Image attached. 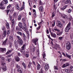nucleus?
Here are the masks:
<instances>
[{"instance_id":"obj_1","label":"nucleus","mask_w":73,"mask_h":73,"mask_svg":"<svg viewBox=\"0 0 73 73\" xmlns=\"http://www.w3.org/2000/svg\"><path fill=\"white\" fill-rule=\"evenodd\" d=\"M24 27H23V24H22V23L21 22H19V27L21 28L22 29H23L24 31H25L26 29H27V26L26 25V24H25L24 25Z\"/></svg>"},{"instance_id":"obj_2","label":"nucleus","mask_w":73,"mask_h":73,"mask_svg":"<svg viewBox=\"0 0 73 73\" xmlns=\"http://www.w3.org/2000/svg\"><path fill=\"white\" fill-rule=\"evenodd\" d=\"M70 22H69L67 25L65 29V31L66 32H68L69 30L70 29Z\"/></svg>"},{"instance_id":"obj_3","label":"nucleus","mask_w":73,"mask_h":73,"mask_svg":"<svg viewBox=\"0 0 73 73\" xmlns=\"http://www.w3.org/2000/svg\"><path fill=\"white\" fill-rule=\"evenodd\" d=\"M66 47L67 49L69 50L71 48V44L70 42H68L66 44Z\"/></svg>"},{"instance_id":"obj_4","label":"nucleus","mask_w":73,"mask_h":73,"mask_svg":"<svg viewBox=\"0 0 73 73\" xmlns=\"http://www.w3.org/2000/svg\"><path fill=\"white\" fill-rule=\"evenodd\" d=\"M57 24V25L58 27H59V28H61L63 26V25H62V23L61 22L58 21L57 22V23H56Z\"/></svg>"},{"instance_id":"obj_5","label":"nucleus","mask_w":73,"mask_h":73,"mask_svg":"<svg viewBox=\"0 0 73 73\" xmlns=\"http://www.w3.org/2000/svg\"><path fill=\"white\" fill-rule=\"evenodd\" d=\"M38 40V39L37 38L34 39L32 40V42L33 44H34L35 45H37V42Z\"/></svg>"},{"instance_id":"obj_6","label":"nucleus","mask_w":73,"mask_h":73,"mask_svg":"<svg viewBox=\"0 0 73 73\" xmlns=\"http://www.w3.org/2000/svg\"><path fill=\"white\" fill-rule=\"evenodd\" d=\"M30 52H34V51L35 50V47L33 46H30Z\"/></svg>"},{"instance_id":"obj_7","label":"nucleus","mask_w":73,"mask_h":73,"mask_svg":"<svg viewBox=\"0 0 73 73\" xmlns=\"http://www.w3.org/2000/svg\"><path fill=\"white\" fill-rule=\"evenodd\" d=\"M66 57H67V58H69V59H71V58H72V55H69L67 53H66Z\"/></svg>"},{"instance_id":"obj_8","label":"nucleus","mask_w":73,"mask_h":73,"mask_svg":"<svg viewBox=\"0 0 73 73\" xmlns=\"http://www.w3.org/2000/svg\"><path fill=\"white\" fill-rule=\"evenodd\" d=\"M69 65V64L68 63H66L65 64H64L62 66V68H65L66 66H68Z\"/></svg>"},{"instance_id":"obj_9","label":"nucleus","mask_w":73,"mask_h":73,"mask_svg":"<svg viewBox=\"0 0 73 73\" xmlns=\"http://www.w3.org/2000/svg\"><path fill=\"white\" fill-rule=\"evenodd\" d=\"M6 27L7 29H10V27H9V24L8 23H6Z\"/></svg>"},{"instance_id":"obj_10","label":"nucleus","mask_w":73,"mask_h":73,"mask_svg":"<svg viewBox=\"0 0 73 73\" xmlns=\"http://www.w3.org/2000/svg\"><path fill=\"white\" fill-rule=\"evenodd\" d=\"M49 67L48 64H46L45 66V70H48V69H49Z\"/></svg>"},{"instance_id":"obj_11","label":"nucleus","mask_w":73,"mask_h":73,"mask_svg":"<svg viewBox=\"0 0 73 73\" xmlns=\"http://www.w3.org/2000/svg\"><path fill=\"white\" fill-rule=\"evenodd\" d=\"M6 33H7V31L5 30L3 31V37H6Z\"/></svg>"},{"instance_id":"obj_12","label":"nucleus","mask_w":73,"mask_h":73,"mask_svg":"<svg viewBox=\"0 0 73 73\" xmlns=\"http://www.w3.org/2000/svg\"><path fill=\"white\" fill-rule=\"evenodd\" d=\"M15 8L16 9H17L18 10H19V9H20V7L19 6V5H18V4H16L15 5Z\"/></svg>"},{"instance_id":"obj_13","label":"nucleus","mask_w":73,"mask_h":73,"mask_svg":"<svg viewBox=\"0 0 73 73\" xmlns=\"http://www.w3.org/2000/svg\"><path fill=\"white\" fill-rule=\"evenodd\" d=\"M15 60L17 62L20 61V58H19V56H17L16 57H15Z\"/></svg>"},{"instance_id":"obj_14","label":"nucleus","mask_w":73,"mask_h":73,"mask_svg":"<svg viewBox=\"0 0 73 73\" xmlns=\"http://www.w3.org/2000/svg\"><path fill=\"white\" fill-rule=\"evenodd\" d=\"M13 50L12 49H11L10 50H8V51L6 53V54H9V53H10L12 51H13Z\"/></svg>"},{"instance_id":"obj_15","label":"nucleus","mask_w":73,"mask_h":73,"mask_svg":"<svg viewBox=\"0 0 73 73\" xmlns=\"http://www.w3.org/2000/svg\"><path fill=\"white\" fill-rule=\"evenodd\" d=\"M50 34L52 37H56V34L54 33L53 34L52 33H51Z\"/></svg>"},{"instance_id":"obj_16","label":"nucleus","mask_w":73,"mask_h":73,"mask_svg":"<svg viewBox=\"0 0 73 73\" xmlns=\"http://www.w3.org/2000/svg\"><path fill=\"white\" fill-rule=\"evenodd\" d=\"M12 22V25H11L12 28L13 27V25H14V24H15V20L13 19L11 21Z\"/></svg>"},{"instance_id":"obj_17","label":"nucleus","mask_w":73,"mask_h":73,"mask_svg":"<svg viewBox=\"0 0 73 73\" xmlns=\"http://www.w3.org/2000/svg\"><path fill=\"white\" fill-rule=\"evenodd\" d=\"M16 31H21V29L19 28L18 26H17L16 27Z\"/></svg>"},{"instance_id":"obj_18","label":"nucleus","mask_w":73,"mask_h":73,"mask_svg":"<svg viewBox=\"0 0 73 73\" xmlns=\"http://www.w3.org/2000/svg\"><path fill=\"white\" fill-rule=\"evenodd\" d=\"M0 50L2 52H3L4 51H6V48H1Z\"/></svg>"},{"instance_id":"obj_19","label":"nucleus","mask_w":73,"mask_h":73,"mask_svg":"<svg viewBox=\"0 0 73 73\" xmlns=\"http://www.w3.org/2000/svg\"><path fill=\"white\" fill-rule=\"evenodd\" d=\"M68 7V5H66L65 6H64L61 9L62 10V11H64Z\"/></svg>"},{"instance_id":"obj_20","label":"nucleus","mask_w":73,"mask_h":73,"mask_svg":"<svg viewBox=\"0 0 73 73\" xmlns=\"http://www.w3.org/2000/svg\"><path fill=\"white\" fill-rule=\"evenodd\" d=\"M39 5L41 6H43L44 5V3L41 1H39Z\"/></svg>"},{"instance_id":"obj_21","label":"nucleus","mask_w":73,"mask_h":73,"mask_svg":"<svg viewBox=\"0 0 73 73\" xmlns=\"http://www.w3.org/2000/svg\"><path fill=\"white\" fill-rule=\"evenodd\" d=\"M18 72H19V73H23V70H22V68H21V67L18 68Z\"/></svg>"},{"instance_id":"obj_22","label":"nucleus","mask_w":73,"mask_h":73,"mask_svg":"<svg viewBox=\"0 0 73 73\" xmlns=\"http://www.w3.org/2000/svg\"><path fill=\"white\" fill-rule=\"evenodd\" d=\"M18 16V14L16 12H15L14 13V14H13V17H17V16Z\"/></svg>"},{"instance_id":"obj_23","label":"nucleus","mask_w":73,"mask_h":73,"mask_svg":"<svg viewBox=\"0 0 73 73\" xmlns=\"http://www.w3.org/2000/svg\"><path fill=\"white\" fill-rule=\"evenodd\" d=\"M41 67V66H40V64H38L37 66V69L38 70H39L40 69V68Z\"/></svg>"},{"instance_id":"obj_24","label":"nucleus","mask_w":73,"mask_h":73,"mask_svg":"<svg viewBox=\"0 0 73 73\" xmlns=\"http://www.w3.org/2000/svg\"><path fill=\"white\" fill-rule=\"evenodd\" d=\"M3 4H7L8 3V0H3Z\"/></svg>"},{"instance_id":"obj_25","label":"nucleus","mask_w":73,"mask_h":73,"mask_svg":"<svg viewBox=\"0 0 73 73\" xmlns=\"http://www.w3.org/2000/svg\"><path fill=\"white\" fill-rule=\"evenodd\" d=\"M19 45H22V44H23V40L21 39L20 40V41L19 42Z\"/></svg>"},{"instance_id":"obj_26","label":"nucleus","mask_w":73,"mask_h":73,"mask_svg":"<svg viewBox=\"0 0 73 73\" xmlns=\"http://www.w3.org/2000/svg\"><path fill=\"white\" fill-rule=\"evenodd\" d=\"M43 8L42 6L40 7L39 8V9L40 12H42V9Z\"/></svg>"},{"instance_id":"obj_27","label":"nucleus","mask_w":73,"mask_h":73,"mask_svg":"<svg viewBox=\"0 0 73 73\" xmlns=\"http://www.w3.org/2000/svg\"><path fill=\"white\" fill-rule=\"evenodd\" d=\"M17 33L18 35H20V36H22V35H23L22 34V33L19 31L17 32Z\"/></svg>"},{"instance_id":"obj_28","label":"nucleus","mask_w":73,"mask_h":73,"mask_svg":"<svg viewBox=\"0 0 73 73\" xmlns=\"http://www.w3.org/2000/svg\"><path fill=\"white\" fill-rule=\"evenodd\" d=\"M70 3V1L67 0L64 2V3L65 4H68V3Z\"/></svg>"},{"instance_id":"obj_29","label":"nucleus","mask_w":73,"mask_h":73,"mask_svg":"<svg viewBox=\"0 0 73 73\" xmlns=\"http://www.w3.org/2000/svg\"><path fill=\"white\" fill-rule=\"evenodd\" d=\"M2 69H3L4 71H6L7 70V68H6V66L3 67L2 68Z\"/></svg>"},{"instance_id":"obj_30","label":"nucleus","mask_w":73,"mask_h":73,"mask_svg":"<svg viewBox=\"0 0 73 73\" xmlns=\"http://www.w3.org/2000/svg\"><path fill=\"white\" fill-rule=\"evenodd\" d=\"M62 17H63V19H66L67 18V17H68L67 15H64V16H63L62 15Z\"/></svg>"},{"instance_id":"obj_31","label":"nucleus","mask_w":73,"mask_h":73,"mask_svg":"<svg viewBox=\"0 0 73 73\" xmlns=\"http://www.w3.org/2000/svg\"><path fill=\"white\" fill-rule=\"evenodd\" d=\"M7 40L8 38H7L5 40V41L3 42V44L4 45H5V44H6V42H7Z\"/></svg>"},{"instance_id":"obj_32","label":"nucleus","mask_w":73,"mask_h":73,"mask_svg":"<svg viewBox=\"0 0 73 73\" xmlns=\"http://www.w3.org/2000/svg\"><path fill=\"white\" fill-rule=\"evenodd\" d=\"M72 11V10L71 9H70L68 11V13H71Z\"/></svg>"},{"instance_id":"obj_33","label":"nucleus","mask_w":73,"mask_h":73,"mask_svg":"<svg viewBox=\"0 0 73 73\" xmlns=\"http://www.w3.org/2000/svg\"><path fill=\"white\" fill-rule=\"evenodd\" d=\"M70 69L71 71H73V67L72 66H70Z\"/></svg>"},{"instance_id":"obj_34","label":"nucleus","mask_w":73,"mask_h":73,"mask_svg":"<svg viewBox=\"0 0 73 73\" xmlns=\"http://www.w3.org/2000/svg\"><path fill=\"white\" fill-rule=\"evenodd\" d=\"M16 37L19 40H22L20 36H17Z\"/></svg>"},{"instance_id":"obj_35","label":"nucleus","mask_w":73,"mask_h":73,"mask_svg":"<svg viewBox=\"0 0 73 73\" xmlns=\"http://www.w3.org/2000/svg\"><path fill=\"white\" fill-rule=\"evenodd\" d=\"M65 71L66 72V73H70V71H69V70L68 69H66L65 70Z\"/></svg>"},{"instance_id":"obj_36","label":"nucleus","mask_w":73,"mask_h":73,"mask_svg":"<svg viewBox=\"0 0 73 73\" xmlns=\"http://www.w3.org/2000/svg\"><path fill=\"white\" fill-rule=\"evenodd\" d=\"M23 49H21L20 50V51L21 52L22 54H23L24 53V50Z\"/></svg>"},{"instance_id":"obj_37","label":"nucleus","mask_w":73,"mask_h":73,"mask_svg":"<svg viewBox=\"0 0 73 73\" xmlns=\"http://www.w3.org/2000/svg\"><path fill=\"white\" fill-rule=\"evenodd\" d=\"M6 61H8V62H11V59L10 58H7L5 59Z\"/></svg>"},{"instance_id":"obj_38","label":"nucleus","mask_w":73,"mask_h":73,"mask_svg":"<svg viewBox=\"0 0 73 73\" xmlns=\"http://www.w3.org/2000/svg\"><path fill=\"white\" fill-rule=\"evenodd\" d=\"M22 65H23V66L24 69H25L26 68V65H25V63H23L22 64Z\"/></svg>"},{"instance_id":"obj_39","label":"nucleus","mask_w":73,"mask_h":73,"mask_svg":"<svg viewBox=\"0 0 73 73\" xmlns=\"http://www.w3.org/2000/svg\"><path fill=\"white\" fill-rule=\"evenodd\" d=\"M22 21H23V23L24 24H25V19L24 18H23L22 20Z\"/></svg>"},{"instance_id":"obj_40","label":"nucleus","mask_w":73,"mask_h":73,"mask_svg":"<svg viewBox=\"0 0 73 73\" xmlns=\"http://www.w3.org/2000/svg\"><path fill=\"white\" fill-rule=\"evenodd\" d=\"M21 15H19L18 17V20H21Z\"/></svg>"},{"instance_id":"obj_41","label":"nucleus","mask_w":73,"mask_h":73,"mask_svg":"<svg viewBox=\"0 0 73 73\" xmlns=\"http://www.w3.org/2000/svg\"><path fill=\"white\" fill-rule=\"evenodd\" d=\"M62 31H60V32L59 33H57V35L58 36H61V35H62Z\"/></svg>"},{"instance_id":"obj_42","label":"nucleus","mask_w":73,"mask_h":73,"mask_svg":"<svg viewBox=\"0 0 73 73\" xmlns=\"http://www.w3.org/2000/svg\"><path fill=\"white\" fill-rule=\"evenodd\" d=\"M9 38L11 39V40H13V36H10L9 37Z\"/></svg>"},{"instance_id":"obj_43","label":"nucleus","mask_w":73,"mask_h":73,"mask_svg":"<svg viewBox=\"0 0 73 73\" xmlns=\"http://www.w3.org/2000/svg\"><path fill=\"white\" fill-rule=\"evenodd\" d=\"M14 45L15 46H17V42L16 41H14Z\"/></svg>"},{"instance_id":"obj_44","label":"nucleus","mask_w":73,"mask_h":73,"mask_svg":"<svg viewBox=\"0 0 73 73\" xmlns=\"http://www.w3.org/2000/svg\"><path fill=\"white\" fill-rule=\"evenodd\" d=\"M69 17L70 21H72V20H73V19L72 18V16L70 15Z\"/></svg>"},{"instance_id":"obj_45","label":"nucleus","mask_w":73,"mask_h":73,"mask_svg":"<svg viewBox=\"0 0 73 73\" xmlns=\"http://www.w3.org/2000/svg\"><path fill=\"white\" fill-rule=\"evenodd\" d=\"M16 65L17 69H19V68H21V67L20 66H19L17 64H16Z\"/></svg>"},{"instance_id":"obj_46","label":"nucleus","mask_w":73,"mask_h":73,"mask_svg":"<svg viewBox=\"0 0 73 73\" xmlns=\"http://www.w3.org/2000/svg\"><path fill=\"white\" fill-rule=\"evenodd\" d=\"M10 11V10L9 9L7 10H6V12L7 13V15H8V13Z\"/></svg>"},{"instance_id":"obj_47","label":"nucleus","mask_w":73,"mask_h":73,"mask_svg":"<svg viewBox=\"0 0 73 73\" xmlns=\"http://www.w3.org/2000/svg\"><path fill=\"white\" fill-rule=\"evenodd\" d=\"M14 11V8H12L11 9L10 12H13Z\"/></svg>"},{"instance_id":"obj_48","label":"nucleus","mask_w":73,"mask_h":73,"mask_svg":"<svg viewBox=\"0 0 73 73\" xmlns=\"http://www.w3.org/2000/svg\"><path fill=\"white\" fill-rule=\"evenodd\" d=\"M42 55H43V58H44L45 57H46V55L45 54V52H43L42 54Z\"/></svg>"},{"instance_id":"obj_49","label":"nucleus","mask_w":73,"mask_h":73,"mask_svg":"<svg viewBox=\"0 0 73 73\" xmlns=\"http://www.w3.org/2000/svg\"><path fill=\"white\" fill-rule=\"evenodd\" d=\"M11 7V5L9 4L8 6L7 7V9H9Z\"/></svg>"},{"instance_id":"obj_50","label":"nucleus","mask_w":73,"mask_h":73,"mask_svg":"<svg viewBox=\"0 0 73 73\" xmlns=\"http://www.w3.org/2000/svg\"><path fill=\"white\" fill-rule=\"evenodd\" d=\"M0 8L1 9H4L5 8V7L4 6L1 7H0Z\"/></svg>"},{"instance_id":"obj_51","label":"nucleus","mask_w":73,"mask_h":73,"mask_svg":"<svg viewBox=\"0 0 73 73\" xmlns=\"http://www.w3.org/2000/svg\"><path fill=\"white\" fill-rule=\"evenodd\" d=\"M3 5H4V3H3V2L2 1L0 4V6H3Z\"/></svg>"},{"instance_id":"obj_52","label":"nucleus","mask_w":73,"mask_h":73,"mask_svg":"<svg viewBox=\"0 0 73 73\" xmlns=\"http://www.w3.org/2000/svg\"><path fill=\"white\" fill-rule=\"evenodd\" d=\"M34 18L35 19L36 17V13H34Z\"/></svg>"},{"instance_id":"obj_53","label":"nucleus","mask_w":73,"mask_h":73,"mask_svg":"<svg viewBox=\"0 0 73 73\" xmlns=\"http://www.w3.org/2000/svg\"><path fill=\"white\" fill-rule=\"evenodd\" d=\"M54 31H57V32H60V30L58 29H54Z\"/></svg>"},{"instance_id":"obj_54","label":"nucleus","mask_w":73,"mask_h":73,"mask_svg":"<svg viewBox=\"0 0 73 73\" xmlns=\"http://www.w3.org/2000/svg\"><path fill=\"white\" fill-rule=\"evenodd\" d=\"M54 69H56V70H58V68L57 67H56V66H54Z\"/></svg>"},{"instance_id":"obj_55","label":"nucleus","mask_w":73,"mask_h":73,"mask_svg":"<svg viewBox=\"0 0 73 73\" xmlns=\"http://www.w3.org/2000/svg\"><path fill=\"white\" fill-rule=\"evenodd\" d=\"M55 16V14L53 12L52 13V18H53V17Z\"/></svg>"},{"instance_id":"obj_56","label":"nucleus","mask_w":73,"mask_h":73,"mask_svg":"<svg viewBox=\"0 0 73 73\" xmlns=\"http://www.w3.org/2000/svg\"><path fill=\"white\" fill-rule=\"evenodd\" d=\"M52 27H54V25H55V22L54 21L53 23L52 24Z\"/></svg>"},{"instance_id":"obj_57","label":"nucleus","mask_w":73,"mask_h":73,"mask_svg":"<svg viewBox=\"0 0 73 73\" xmlns=\"http://www.w3.org/2000/svg\"><path fill=\"white\" fill-rule=\"evenodd\" d=\"M2 30L3 31H4V30H5V27L3 26L2 28Z\"/></svg>"},{"instance_id":"obj_58","label":"nucleus","mask_w":73,"mask_h":73,"mask_svg":"<svg viewBox=\"0 0 73 73\" xmlns=\"http://www.w3.org/2000/svg\"><path fill=\"white\" fill-rule=\"evenodd\" d=\"M40 28H41V26H39L38 27L36 28L37 30H39L40 29Z\"/></svg>"},{"instance_id":"obj_59","label":"nucleus","mask_w":73,"mask_h":73,"mask_svg":"<svg viewBox=\"0 0 73 73\" xmlns=\"http://www.w3.org/2000/svg\"><path fill=\"white\" fill-rule=\"evenodd\" d=\"M7 34H8V35L10 34V33H11V31L10 30H8L7 31Z\"/></svg>"},{"instance_id":"obj_60","label":"nucleus","mask_w":73,"mask_h":73,"mask_svg":"<svg viewBox=\"0 0 73 73\" xmlns=\"http://www.w3.org/2000/svg\"><path fill=\"white\" fill-rule=\"evenodd\" d=\"M63 38V37H59V39L60 40H62V39Z\"/></svg>"},{"instance_id":"obj_61","label":"nucleus","mask_w":73,"mask_h":73,"mask_svg":"<svg viewBox=\"0 0 73 73\" xmlns=\"http://www.w3.org/2000/svg\"><path fill=\"white\" fill-rule=\"evenodd\" d=\"M25 44L23 45L22 47V49H24L25 48Z\"/></svg>"},{"instance_id":"obj_62","label":"nucleus","mask_w":73,"mask_h":73,"mask_svg":"<svg viewBox=\"0 0 73 73\" xmlns=\"http://www.w3.org/2000/svg\"><path fill=\"white\" fill-rule=\"evenodd\" d=\"M23 9H24V7L23 6H23H22L20 9V11H22V10Z\"/></svg>"},{"instance_id":"obj_63","label":"nucleus","mask_w":73,"mask_h":73,"mask_svg":"<svg viewBox=\"0 0 73 73\" xmlns=\"http://www.w3.org/2000/svg\"><path fill=\"white\" fill-rule=\"evenodd\" d=\"M1 65L2 66H5V63H1Z\"/></svg>"},{"instance_id":"obj_64","label":"nucleus","mask_w":73,"mask_h":73,"mask_svg":"<svg viewBox=\"0 0 73 73\" xmlns=\"http://www.w3.org/2000/svg\"><path fill=\"white\" fill-rule=\"evenodd\" d=\"M22 36H23V37L24 38L25 37V34H24V33H22Z\"/></svg>"}]
</instances>
